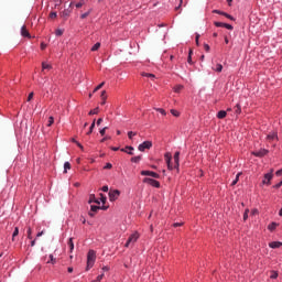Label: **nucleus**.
<instances>
[{"instance_id":"f257e3e1","label":"nucleus","mask_w":282,"mask_h":282,"mask_svg":"<svg viewBox=\"0 0 282 282\" xmlns=\"http://www.w3.org/2000/svg\"><path fill=\"white\" fill-rule=\"evenodd\" d=\"M94 263H96V251L90 249L87 253L86 272H89V270H91V268H94Z\"/></svg>"},{"instance_id":"f03ea898","label":"nucleus","mask_w":282,"mask_h":282,"mask_svg":"<svg viewBox=\"0 0 282 282\" xmlns=\"http://www.w3.org/2000/svg\"><path fill=\"white\" fill-rule=\"evenodd\" d=\"M138 239H140V234L135 231L132 235H130V237L128 238L124 245V248H131V246H135V242L138 241Z\"/></svg>"},{"instance_id":"7ed1b4c3","label":"nucleus","mask_w":282,"mask_h":282,"mask_svg":"<svg viewBox=\"0 0 282 282\" xmlns=\"http://www.w3.org/2000/svg\"><path fill=\"white\" fill-rule=\"evenodd\" d=\"M143 184H149L150 186H153V188H160V182L151 177L143 178Z\"/></svg>"},{"instance_id":"20e7f679","label":"nucleus","mask_w":282,"mask_h":282,"mask_svg":"<svg viewBox=\"0 0 282 282\" xmlns=\"http://www.w3.org/2000/svg\"><path fill=\"white\" fill-rule=\"evenodd\" d=\"M274 170H270V173L264 174V178L262 181V184H265L267 186H270L272 182V177H274Z\"/></svg>"},{"instance_id":"39448f33","label":"nucleus","mask_w":282,"mask_h":282,"mask_svg":"<svg viewBox=\"0 0 282 282\" xmlns=\"http://www.w3.org/2000/svg\"><path fill=\"white\" fill-rule=\"evenodd\" d=\"M153 147V142L151 141H144L143 143L139 144L138 149L141 152L147 151V149H151Z\"/></svg>"},{"instance_id":"423d86ee","label":"nucleus","mask_w":282,"mask_h":282,"mask_svg":"<svg viewBox=\"0 0 282 282\" xmlns=\"http://www.w3.org/2000/svg\"><path fill=\"white\" fill-rule=\"evenodd\" d=\"M141 175L143 176H149V177H153L154 180H160V174L153 172V171H141Z\"/></svg>"},{"instance_id":"0eeeda50","label":"nucleus","mask_w":282,"mask_h":282,"mask_svg":"<svg viewBox=\"0 0 282 282\" xmlns=\"http://www.w3.org/2000/svg\"><path fill=\"white\" fill-rule=\"evenodd\" d=\"M118 197H120V191L113 189V191L109 192L110 202H116V199H118Z\"/></svg>"},{"instance_id":"6e6552de","label":"nucleus","mask_w":282,"mask_h":282,"mask_svg":"<svg viewBox=\"0 0 282 282\" xmlns=\"http://www.w3.org/2000/svg\"><path fill=\"white\" fill-rule=\"evenodd\" d=\"M269 151L267 149H261L259 151L252 152V155L256 158H264V155H268Z\"/></svg>"},{"instance_id":"1a4fd4ad","label":"nucleus","mask_w":282,"mask_h":282,"mask_svg":"<svg viewBox=\"0 0 282 282\" xmlns=\"http://www.w3.org/2000/svg\"><path fill=\"white\" fill-rule=\"evenodd\" d=\"M72 14V9H65L64 11H62L59 13V17H62V19H64V21H67V19H69V15Z\"/></svg>"},{"instance_id":"9d476101","label":"nucleus","mask_w":282,"mask_h":282,"mask_svg":"<svg viewBox=\"0 0 282 282\" xmlns=\"http://www.w3.org/2000/svg\"><path fill=\"white\" fill-rule=\"evenodd\" d=\"M21 36H24V39H32L30 31H28V26L23 25L21 28Z\"/></svg>"},{"instance_id":"9b49d317","label":"nucleus","mask_w":282,"mask_h":282,"mask_svg":"<svg viewBox=\"0 0 282 282\" xmlns=\"http://www.w3.org/2000/svg\"><path fill=\"white\" fill-rule=\"evenodd\" d=\"M122 153H128V155H133V147L127 145L126 148L120 149Z\"/></svg>"},{"instance_id":"f8f14e48","label":"nucleus","mask_w":282,"mask_h":282,"mask_svg":"<svg viewBox=\"0 0 282 282\" xmlns=\"http://www.w3.org/2000/svg\"><path fill=\"white\" fill-rule=\"evenodd\" d=\"M267 140H269V142H273V140H279V135L276 132H271L267 135Z\"/></svg>"},{"instance_id":"ddd939ff","label":"nucleus","mask_w":282,"mask_h":282,"mask_svg":"<svg viewBox=\"0 0 282 282\" xmlns=\"http://www.w3.org/2000/svg\"><path fill=\"white\" fill-rule=\"evenodd\" d=\"M174 169H180V152H175L174 154Z\"/></svg>"},{"instance_id":"4468645a","label":"nucleus","mask_w":282,"mask_h":282,"mask_svg":"<svg viewBox=\"0 0 282 282\" xmlns=\"http://www.w3.org/2000/svg\"><path fill=\"white\" fill-rule=\"evenodd\" d=\"M90 210L91 212H89V216L94 217V213H98V210H100V206L91 205Z\"/></svg>"},{"instance_id":"2eb2a0df","label":"nucleus","mask_w":282,"mask_h":282,"mask_svg":"<svg viewBox=\"0 0 282 282\" xmlns=\"http://www.w3.org/2000/svg\"><path fill=\"white\" fill-rule=\"evenodd\" d=\"M281 246H282L281 241H273L269 243V248H273V249L281 248Z\"/></svg>"},{"instance_id":"dca6fc26","label":"nucleus","mask_w":282,"mask_h":282,"mask_svg":"<svg viewBox=\"0 0 282 282\" xmlns=\"http://www.w3.org/2000/svg\"><path fill=\"white\" fill-rule=\"evenodd\" d=\"M165 160H166L167 169L173 171V165H171V154L166 153L165 154Z\"/></svg>"},{"instance_id":"f3484780","label":"nucleus","mask_w":282,"mask_h":282,"mask_svg":"<svg viewBox=\"0 0 282 282\" xmlns=\"http://www.w3.org/2000/svg\"><path fill=\"white\" fill-rule=\"evenodd\" d=\"M226 116H228V112H226L225 110H220V111H218V113H217V118H218L219 120H224V118H226Z\"/></svg>"},{"instance_id":"a211bd4d","label":"nucleus","mask_w":282,"mask_h":282,"mask_svg":"<svg viewBox=\"0 0 282 282\" xmlns=\"http://www.w3.org/2000/svg\"><path fill=\"white\" fill-rule=\"evenodd\" d=\"M101 105H107V90L101 91Z\"/></svg>"},{"instance_id":"6ab92c4d","label":"nucleus","mask_w":282,"mask_h":282,"mask_svg":"<svg viewBox=\"0 0 282 282\" xmlns=\"http://www.w3.org/2000/svg\"><path fill=\"white\" fill-rule=\"evenodd\" d=\"M141 76H143L145 78H150L152 80H155V75H153L151 73H142Z\"/></svg>"},{"instance_id":"aec40b11","label":"nucleus","mask_w":282,"mask_h":282,"mask_svg":"<svg viewBox=\"0 0 282 282\" xmlns=\"http://www.w3.org/2000/svg\"><path fill=\"white\" fill-rule=\"evenodd\" d=\"M96 127V119H94L93 123L90 124L89 131L87 132V135H91L94 133V128Z\"/></svg>"},{"instance_id":"412c9836","label":"nucleus","mask_w":282,"mask_h":282,"mask_svg":"<svg viewBox=\"0 0 282 282\" xmlns=\"http://www.w3.org/2000/svg\"><path fill=\"white\" fill-rule=\"evenodd\" d=\"M68 247H69L70 252H74V238H69Z\"/></svg>"},{"instance_id":"4be33fe9","label":"nucleus","mask_w":282,"mask_h":282,"mask_svg":"<svg viewBox=\"0 0 282 282\" xmlns=\"http://www.w3.org/2000/svg\"><path fill=\"white\" fill-rule=\"evenodd\" d=\"M99 111H100V108L97 107V108L90 110V111L88 112V116H96V115H98Z\"/></svg>"},{"instance_id":"5701e85b","label":"nucleus","mask_w":282,"mask_h":282,"mask_svg":"<svg viewBox=\"0 0 282 282\" xmlns=\"http://www.w3.org/2000/svg\"><path fill=\"white\" fill-rule=\"evenodd\" d=\"M239 177H241V172H239V173L236 175V178L231 182V186H236L237 182H239Z\"/></svg>"},{"instance_id":"b1692460","label":"nucleus","mask_w":282,"mask_h":282,"mask_svg":"<svg viewBox=\"0 0 282 282\" xmlns=\"http://www.w3.org/2000/svg\"><path fill=\"white\" fill-rule=\"evenodd\" d=\"M91 202H95V204H98V206H100V200L96 199V195H90L89 204H91Z\"/></svg>"},{"instance_id":"393cba45","label":"nucleus","mask_w":282,"mask_h":282,"mask_svg":"<svg viewBox=\"0 0 282 282\" xmlns=\"http://www.w3.org/2000/svg\"><path fill=\"white\" fill-rule=\"evenodd\" d=\"M46 263H52V265L56 264V258H54V254H50V260Z\"/></svg>"},{"instance_id":"a878e982","label":"nucleus","mask_w":282,"mask_h":282,"mask_svg":"<svg viewBox=\"0 0 282 282\" xmlns=\"http://www.w3.org/2000/svg\"><path fill=\"white\" fill-rule=\"evenodd\" d=\"M140 160H142L141 155L131 158V162H133L134 164H138Z\"/></svg>"},{"instance_id":"bb28decb","label":"nucleus","mask_w":282,"mask_h":282,"mask_svg":"<svg viewBox=\"0 0 282 282\" xmlns=\"http://www.w3.org/2000/svg\"><path fill=\"white\" fill-rule=\"evenodd\" d=\"M223 69H224V66L221 64H217L216 67H214V72L221 73Z\"/></svg>"},{"instance_id":"cd10ccee","label":"nucleus","mask_w":282,"mask_h":282,"mask_svg":"<svg viewBox=\"0 0 282 282\" xmlns=\"http://www.w3.org/2000/svg\"><path fill=\"white\" fill-rule=\"evenodd\" d=\"M69 169H72V164H69V162H65L64 163V173H67V171H69Z\"/></svg>"},{"instance_id":"c85d7f7f","label":"nucleus","mask_w":282,"mask_h":282,"mask_svg":"<svg viewBox=\"0 0 282 282\" xmlns=\"http://www.w3.org/2000/svg\"><path fill=\"white\" fill-rule=\"evenodd\" d=\"M183 89H184V86H182V85H177L174 87L175 94H180V91H182Z\"/></svg>"},{"instance_id":"c756f323","label":"nucleus","mask_w":282,"mask_h":282,"mask_svg":"<svg viewBox=\"0 0 282 282\" xmlns=\"http://www.w3.org/2000/svg\"><path fill=\"white\" fill-rule=\"evenodd\" d=\"M98 50H100V42H97V43L91 47V52H98Z\"/></svg>"},{"instance_id":"7c9ffc66","label":"nucleus","mask_w":282,"mask_h":282,"mask_svg":"<svg viewBox=\"0 0 282 282\" xmlns=\"http://www.w3.org/2000/svg\"><path fill=\"white\" fill-rule=\"evenodd\" d=\"M102 87H105V82H102L101 84H99V85L93 90V94H96V91H99V89H102Z\"/></svg>"},{"instance_id":"2f4dec72","label":"nucleus","mask_w":282,"mask_h":282,"mask_svg":"<svg viewBox=\"0 0 282 282\" xmlns=\"http://www.w3.org/2000/svg\"><path fill=\"white\" fill-rule=\"evenodd\" d=\"M42 69H43V70H45V69H52V65H50V64L43 62V63H42Z\"/></svg>"},{"instance_id":"473e14b6","label":"nucleus","mask_w":282,"mask_h":282,"mask_svg":"<svg viewBox=\"0 0 282 282\" xmlns=\"http://www.w3.org/2000/svg\"><path fill=\"white\" fill-rule=\"evenodd\" d=\"M276 226H279L276 223H271L268 228L269 230H276Z\"/></svg>"},{"instance_id":"72a5a7b5","label":"nucleus","mask_w":282,"mask_h":282,"mask_svg":"<svg viewBox=\"0 0 282 282\" xmlns=\"http://www.w3.org/2000/svg\"><path fill=\"white\" fill-rule=\"evenodd\" d=\"M102 279H105V273H101L100 275H98L96 278V280H93L91 282H100V281H102Z\"/></svg>"},{"instance_id":"f704fd0d","label":"nucleus","mask_w":282,"mask_h":282,"mask_svg":"<svg viewBox=\"0 0 282 282\" xmlns=\"http://www.w3.org/2000/svg\"><path fill=\"white\" fill-rule=\"evenodd\" d=\"M14 237H19V227L14 228L13 235H12V241H14Z\"/></svg>"},{"instance_id":"c9c22d12","label":"nucleus","mask_w":282,"mask_h":282,"mask_svg":"<svg viewBox=\"0 0 282 282\" xmlns=\"http://www.w3.org/2000/svg\"><path fill=\"white\" fill-rule=\"evenodd\" d=\"M193 51H189V54H188V58H187V62L189 65H193Z\"/></svg>"},{"instance_id":"e433bc0d","label":"nucleus","mask_w":282,"mask_h":282,"mask_svg":"<svg viewBox=\"0 0 282 282\" xmlns=\"http://www.w3.org/2000/svg\"><path fill=\"white\" fill-rule=\"evenodd\" d=\"M214 25L216 28H225L226 23H224V22H214Z\"/></svg>"},{"instance_id":"4c0bfd02","label":"nucleus","mask_w":282,"mask_h":282,"mask_svg":"<svg viewBox=\"0 0 282 282\" xmlns=\"http://www.w3.org/2000/svg\"><path fill=\"white\" fill-rule=\"evenodd\" d=\"M279 278V273L276 271H272L270 279H278Z\"/></svg>"},{"instance_id":"58836bf2","label":"nucleus","mask_w":282,"mask_h":282,"mask_svg":"<svg viewBox=\"0 0 282 282\" xmlns=\"http://www.w3.org/2000/svg\"><path fill=\"white\" fill-rule=\"evenodd\" d=\"M26 235H28V239H32V228L31 227H28Z\"/></svg>"},{"instance_id":"ea45409f","label":"nucleus","mask_w":282,"mask_h":282,"mask_svg":"<svg viewBox=\"0 0 282 282\" xmlns=\"http://www.w3.org/2000/svg\"><path fill=\"white\" fill-rule=\"evenodd\" d=\"M100 202H101L102 204H107V196L104 195V194H100Z\"/></svg>"},{"instance_id":"a19ab883","label":"nucleus","mask_w":282,"mask_h":282,"mask_svg":"<svg viewBox=\"0 0 282 282\" xmlns=\"http://www.w3.org/2000/svg\"><path fill=\"white\" fill-rule=\"evenodd\" d=\"M138 133L133 132V131H129L128 132V138L129 140H133V135H137Z\"/></svg>"},{"instance_id":"79ce46f5","label":"nucleus","mask_w":282,"mask_h":282,"mask_svg":"<svg viewBox=\"0 0 282 282\" xmlns=\"http://www.w3.org/2000/svg\"><path fill=\"white\" fill-rule=\"evenodd\" d=\"M223 17H226V19H229L230 21H235L234 17L228 13H223Z\"/></svg>"},{"instance_id":"37998d69","label":"nucleus","mask_w":282,"mask_h":282,"mask_svg":"<svg viewBox=\"0 0 282 282\" xmlns=\"http://www.w3.org/2000/svg\"><path fill=\"white\" fill-rule=\"evenodd\" d=\"M54 124V117L48 118L47 127H52Z\"/></svg>"},{"instance_id":"c03bdc74","label":"nucleus","mask_w":282,"mask_h":282,"mask_svg":"<svg viewBox=\"0 0 282 282\" xmlns=\"http://www.w3.org/2000/svg\"><path fill=\"white\" fill-rule=\"evenodd\" d=\"M171 113L172 116H175V118L180 117V112L177 110L172 109Z\"/></svg>"},{"instance_id":"a18cd8bd","label":"nucleus","mask_w":282,"mask_h":282,"mask_svg":"<svg viewBox=\"0 0 282 282\" xmlns=\"http://www.w3.org/2000/svg\"><path fill=\"white\" fill-rule=\"evenodd\" d=\"M156 111H159V113H161L162 116H166V110L162 108H158Z\"/></svg>"},{"instance_id":"49530a36","label":"nucleus","mask_w":282,"mask_h":282,"mask_svg":"<svg viewBox=\"0 0 282 282\" xmlns=\"http://www.w3.org/2000/svg\"><path fill=\"white\" fill-rule=\"evenodd\" d=\"M55 34H56L57 36H63V30L57 29V30L55 31Z\"/></svg>"},{"instance_id":"de8ad7c7","label":"nucleus","mask_w":282,"mask_h":282,"mask_svg":"<svg viewBox=\"0 0 282 282\" xmlns=\"http://www.w3.org/2000/svg\"><path fill=\"white\" fill-rule=\"evenodd\" d=\"M108 129H109L108 127H105L104 129H101L99 131L100 135H105V133L107 132Z\"/></svg>"},{"instance_id":"09e8293b","label":"nucleus","mask_w":282,"mask_h":282,"mask_svg":"<svg viewBox=\"0 0 282 282\" xmlns=\"http://www.w3.org/2000/svg\"><path fill=\"white\" fill-rule=\"evenodd\" d=\"M248 213H250V210L246 209L245 214H243V221H246L248 219Z\"/></svg>"},{"instance_id":"8fccbe9b","label":"nucleus","mask_w":282,"mask_h":282,"mask_svg":"<svg viewBox=\"0 0 282 282\" xmlns=\"http://www.w3.org/2000/svg\"><path fill=\"white\" fill-rule=\"evenodd\" d=\"M56 17H58V14L56 12L50 13V19H56Z\"/></svg>"},{"instance_id":"3c124183","label":"nucleus","mask_w":282,"mask_h":282,"mask_svg":"<svg viewBox=\"0 0 282 282\" xmlns=\"http://www.w3.org/2000/svg\"><path fill=\"white\" fill-rule=\"evenodd\" d=\"M88 17H89V11L83 13V14L80 15V19H87Z\"/></svg>"},{"instance_id":"603ef678","label":"nucleus","mask_w":282,"mask_h":282,"mask_svg":"<svg viewBox=\"0 0 282 282\" xmlns=\"http://www.w3.org/2000/svg\"><path fill=\"white\" fill-rule=\"evenodd\" d=\"M236 113H241V106L239 104L236 106Z\"/></svg>"},{"instance_id":"864d4df0","label":"nucleus","mask_w":282,"mask_h":282,"mask_svg":"<svg viewBox=\"0 0 282 282\" xmlns=\"http://www.w3.org/2000/svg\"><path fill=\"white\" fill-rule=\"evenodd\" d=\"M213 12L214 14H221V15L226 14V12L219 11V10H214Z\"/></svg>"},{"instance_id":"5fc2aeb1","label":"nucleus","mask_w":282,"mask_h":282,"mask_svg":"<svg viewBox=\"0 0 282 282\" xmlns=\"http://www.w3.org/2000/svg\"><path fill=\"white\" fill-rule=\"evenodd\" d=\"M224 28H226V30H234L232 25L228 23H225Z\"/></svg>"},{"instance_id":"6e6d98bb","label":"nucleus","mask_w":282,"mask_h":282,"mask_svg":"<svg viewBox=\"0 0 282 282\" xmlns=\"http://www.w3.org/2000/svg\"><path fill=\"white\" fill-rule=\"evenodd\" d=\"M104 169L106 170L113 169V165L111 163H107Z\"/></svg>"},{"instance_id":"4d7b16f0","label":"nucleus","mask_w":282,"mask_h":282,"mask_svg":"<svg viewBox=\"0 0 282 282\" xmlns=\"http://www.w3.org/2000/svg\"><path fill=\"white\" fill-rule=\"evenodd\" d=\"M204 50H205L206 52H210V45L204 44Z\"/></svg>"},{"instance_id":"13d9d810","label":"nucleus","mask_w":282,"mask_h":282,"mask_svg":"<svg viewBox=\"0 0 282 282\" xmlns=\"http://www.w3.org/2000/svg\"><path fill=\"white\" fill-rule=\"evenodd\" d=\"M32 98H34V93L29 94L28 101L30 102V100H32Z\"/></svg>"},{"instance_id":"bf43d9fd","label":"nucleus","mask_w":282,"mask_h":282,"mask_svg":"<svg viewBox=\"0 0 282 282\" xmlns=\"http://www.w3.org/2000/svg\"><path fill=\"white\" fill-rule=\"evenodd\" d=\"M101 191H102L104 193H107V192L109 191V186H107V185H106V186H102V187H101Z\"/></svg>"},{"instance_id":"052dcab7","label":"nucleus","mask_w":282,"mask_h":282,"mask_svg":"<svg viewBox=\"0 0 282 282\" xmlns=\"http://www.w3.org/2000/svg\"><path fill=\"white\" fill-rule=\"evenodd\" d=\"M275 175H276L278 177H281V175H282V169H281V170H278V171L275 172Z\"/></svg>"},{"instance_id":"680f3d73","label":"nucleus","mask_w":282,"mask_h":282,"mask_svg":"<svg viewBox=\"0 0 282 282\" xmlns=\"http://www.w3.org/2000/svg\"><path fill=\"white\" fill-rule=\"evenodd\" d=\"M107 140H111V137H105V138L101 139L100 142H107Z\"/></svg>"},{"instance_id":"e2e57ef3","label":"nucleus","mask_w":282,"mask_h":282,"mask_svg":"<svg viewBox=\"0 0 282 282\" xmlns=\"http://www.w3.org/2000/svg\"><path fill=\"white\" fill-rule=\"evenodd\" d=\"M100 124H102V118H99V119L97 120V127H100Z\"/></svg>"},{"instance_id":"0e129e2a","label":"nucleus","mask_w":282,"mask_h":282,"mask_svg":"<svg viewBox=\"0 0 282 282\" xmlns=\"http://www.w3.org/2000/svg\"><path fill=\"white\" fill-rule=\"evenodd\" d=\"M282 186V181L273 186V188H279Z\"/></svg>"},{"instance_id":"69168bd1","label":"nucleus","mask_w":282,"mask_h":282,"mask_svg":"<svg viewBox=\"0 0 282 282\" xmlns=\"http://www.w3.org/2000/svg\"><path fill=\"white\" fill-rule=\"evenodd\" d=\"M173 226L174 228H178V226H182V223H175Z\"/></svg>"},{"instance_id":"338daca9","label":"nucleus","mask_w":282,"mask_h":282,"mask_svg":"<svg viewBox=\"0 0 282 282\" xmlns=\"http://www.w3.org/2000/svg\"><path fill=\"white\" fill-rule=\"evenodd\" d=\"M45 47H47V45L45 43H41V50H45Z\"/></svg>"},{"instance_id":"774afa93","label":"nucleus","mask_w":282,"mask_h":282,"mask_svg":"<svg viewBox=\"0 0 282 282\" xmlns=\"http://www.w3.org/2000/svg\"><path fill=\"white\" fill-rule=\"evenodd\" d=\"M83 6V2H78L75 4L76 8H80Z\"/></svg>"}]
</instances>
